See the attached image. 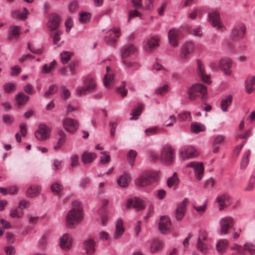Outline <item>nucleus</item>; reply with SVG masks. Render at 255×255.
Segmentation results:
<instances>
[{"instance_id": "1", "label": "nucleus", "mask_w": 255, "mask_h": 255, "mask_svg": "<svg viewBox=\"0 0 255 255\" xmlns=\"http://www.w3.org/2000/svg\"><path fill=\"white\" fill-rule=\"evenodd\" d=\"M74 207L69 211L66 217L67 226L69 228H74L83 219L82 208L80 202L77 201L72 203Z\"/></svg>"}, {"instance_id": "2", "label": "nucleus", "mask_w": 255, "mask_h": 255, "mask_svg": "<svg viewBox=\"0 0 255 255\" xmlns=\"http://www.w3.org/2000/svg\"><path fill=\"white\" fill-rule=\"evenodd\" d=\"M155 172L148 171L142 173L135 180V184L138 187H145L151 184L155 180Z\"/></svg>"}, {"instance_id": "3", "label": "nucleus", "mask_w": 255, "mask_h": 255, "mask_svg": "<svg viewBox=\"0 0 255 255\" xmlns=\"http://www.w3.org/2000/svg\"><path fill=\"white\" fill-rule=\"evenodd\" d=\"M207 92V88L202 84L196 83L188 90L189 98L191 100H195L198 97H204Z\"/></svg>"}, {"instance_id": "4", "label": "nucleus", "mask_w": 255, "mask_h": 255, "mask_svg": "<svg viewBox=\"0 0 255 255\" xmlns=\"http://www.w3.org/2000/svg\"><path fill=\"white\" fill-rule=\"evenodd\" d=\"M233 62L229 57H222L219 61L218 66L220 69L227 76H232L233 71L232 68Z\"/></svg>"}, {"instance_id": "5", "label": "nucleus", "mask_w": 255, "mask_h": 255, "mask_svg": "<svg viewBox=\"0 0 255 255\" xmlns=\"http://www.w3.org/2000/svg\"><path fill=\"white\" fill-rule=\"evenodd\" d=\"M234 219L231 216H226L220 220V234L221 235L227 234L229 231L234 225Z\"/></svg>"}, {"instance_id": "6", "label": "nucleus", "mask_w": 255, "mask_h": 255, "mask_svg": "<svg viewBox=\"0 0 255 255\" xmlns=\"http://www.w3.org/2000/svg\"><path fill=\"white\" fill-rule=\"evenodd\" d=\"M174 150L168 145H165L161 151L160 160L162 162L169 165L173 161Z\"/></svg>"}, {"instance_id": "7", "label": "nucleus", "mask_w": 255, "mask_h": 255, "mask_svg": "<svg viewBox=\"0 0 255 255\" xmlns=\"http://www.w3.org/2000/svg\"><path fill=\"white\" fill-rule=\"evenodd\" d=\"M246 31V27L244 23H238L233 28L230 36L234 40H239L244 37Z\"/></svg>"}, {"instance_id": "8", "label": "nucleus", "mask_w": 255, "mask_h": 255, "mask_svg": "<svg viewBox=\"0 0 255 255\" xmlns=\"http://www.w3.org/2000/svg\"><path fill=\"white\" fill-rule=\"evenodd\" d=\"M186 168H192L195 177L198 180H201L204 175V167L202 162L192 161L186 165Z\"/></svg>"}, {"instance_id": "9", "label": "nucleus", "mask_w": 255, "mask_h": 255, "mask_svg": "<svg viewBox=\"0 0 255 255\" xmlns=\"http://www.w3.org/2000/svg\"><path fill=\"white\" fill-rule=\"evenodd\" d=\"M198 151L193 146H186L181 149L179 156L183 159L186 160L196 157L198 155Z\"/></svg>"}, {"instance_id": "10", "label": "nucleus", "mask_w": 255, "mask_h": 255, "mask_svg": "<svg viewBox=\"0 0 255 255\" xmlns=\"http://www.w3.org/2000/svg\"><path fill=\"white\" fill-rule=\"evenodd\" d=\"M61 19L59 14L56 13H52L48 16L47 27L51 31L57 29L60 25Z\"/></svg>"}, {"instance_id": "11", "label": "nucleus", "mask_w": 255, "mask_h": 255, "mask_svg": "<svg viewBox=\"0 0 255 255\" xmlns=\"http://www.w3.org/2000/svg\"><path fill=\"white\" fill-rule=\"evenodd\" d=\"M62 125L65 129L70 133H74L79 127L78 121L70 118H66L63 120Z\"/></svg>"}, {"instance_id": "12", "label": "nucleus", "mask_w": 255, "mask_h": 255, "mask_svg": "<svg viewBox=\"0 0 255 255\" xmlns=\"http://www.w3.org/2000/svg\"><path fill=\"white\" fill-rule=\"evenodd\" d=\"M189 200L185 198L176 207V221L181 220L185 216Z\"/></svg>"}, {"instance_id": "13", "label": "nucleus", "mask_w": 255, "mask_h": 255, "mask_svg": "<svg viewBox=\"0 0 255 255\" xmlns=\"http://www.w3.org/2000/svg\"><path fill=\"white\" fill-rule=\"evenodd\" d=\"M159 229L162 234H167L170 231L171 223L169 218L167 216H161L159 223Z\"/></svg>"}, {"instance_id": "14", "label": "nucleus", "mask_w": 255, "mask_h": 255, "mask_svg": "<svg viewBox=\"0 0 255 255\" xmlns=\"http://www.w3.org/2000/svg\"><path fill=\"white\" fill-rule=\"evenodd\" d=\"M96 87L95 81L92 78L87 79L84 83V86L81 88L77 89V94L82 96L86 94L87 92H91Z\"/></svg>"}, {"instance_id": "15", "label": "nucleus", "mask_w": 255, "mask_h": 255, "mask_svg": "<svg viewBox=\"0 0 255 255\" xmlns=\"http://www.w3.org/2000/svg\"><path fill=\"white\" fill-rule=\"evenodd\" d=\"M49 132V129L46 125H40L35 132V135L39 140L43 141L48 137Z\"/></svg>"}, {"instance_id": "16", "label": "nucleus", "mask_w": 255, "mask_h": 255, "mask_svg": "<svg viewBox=\"0 0 255 255\" xmlns=\"http://www.w3.org/2000/svg\"><path fill=\"white\" fill-rule=\"evenodd\" d=\"M208 18L210 24L217 29H219L223 27L219 12L215 11L211 12L209 14Z\"/></svg>"}, {"instance_id": "17", "label": "nucleus", "mask_w": 255, "mask_h": 255, "mask_svg": "<svg viewBox=\"0 0 255 255\" xmlns=\"http://www.w3.org/2000/svg\"><path fill=\"white\" fill-rule=\"evenodd\" d=\"M216 202L218 204L220 211H222L227 208L231 204L230 197L225 194L218 195L216 198Z\"/></svg>"}, {"instance_id": "18", "label": "nucleus", "mask_w": 255, "mask_h": 255, "mask_svg": "<svg viewBox=\"0 0 255 255\" xmlns=\"http://www.w3.org/2000/svg\"><path fill=\"white\" fill-rule=\"evenodd\" d=\"M146 204L144 201L139 198H135L134 199H128L127 203L128 208L133 206V207L138 210H141L145 207Z\"/></svg>"}, {"instance_id": "19", "label": "nucleus", "mask_w": 255, "mask_h": 255, "mask_svg": "<svg viewBox=\"0 0 255 255\" xmlns=\"http://www.w3.org/2000/svg\"><path fill=\"white\" fill-rule=\"evenodd\" d=\"M73 240L70 235L64 234L60 238V247L64 250H69L72 245Z\"/></svg>"}, {"instance_id": "20", "label": "nucleus", "mask_w": 255, "mask_h": 255, "mask_svg": "<svg viewBox=\"0 0 255 255\" xmlns=\"http://www.w3.org/2000/svg\"><path fill=\"white\" fill-rule=\"evenodd\" d=\"M197 71L199 76L201 77L204 82L208 84H210L211 83V81L210 80V75H207L205 73L204 67L203 66V63L200 60L197 61Z\"/></svg>"}, {"instance_id": "21", "label": "nucleus", "mask_w": 255, "mask_h": 255, "mask_svg": "<svg viewBox=\"0 0 255 255\" xmlns=\"http://www.w3.org/2000/svg\"><path fill=\"white\" fill-rule=\"evenodd\" d=\"M194 43L192 41H186L185 42L181 50V55L182 58H186L188 55L193 50Z\"/></svg>"}, {"instance_id": "22", "label": "nucleus", "mask_w": 255, "mask_h": 255, "mask_svg": "<svg viewBox=\"0 0 255 255\" xmlns=\"http://www.w3.org/2000/svg\"><path fill=\"white\" fill-rule=\"evenodd\" d=\"M120 28H114L112 33L105 37V41L107 44H112L116 42L117 38L120 36Z\"/></svg>"}, {"instance_id": "23", "label": "nucleus", "mask_w": 255, "mask_h": 255, "mask_svg": "<svg viewBox=\"0 0 255 255\" xmlns=\"http://www.w3.org/2000/svg\"><path fill=\"white\" fill-rule=\"evenodd\" d=\"M130 180V174L127 172H124L118 179L117 183L120 187L125 188L128 186Z\"/></svg>"}, {"instance_id": "24", "label": "nucleus", "mask_w": 255, "mask_h": 255, "mask_svg": "<svg viewBox=\"0 0 255 255\" xmlns=\"http://www.w3.org/2000/svg\"><path fill=\"white\" fill-rule=\"evenodd\" d=\"M136 51V47L132 44L124 46L122 49L123 58H127L128 56L134 53Z\"/></svg>"}, {"instance_id": "25", "label": "nucleus", "mask_w": 255, "mask_h": 255, "mask_svg": "<svg viewBox=\"0 0 255 255\" xmlns=\"http://www.w3.org/2000/svg\"><path fill=\"white\" fill-rule=\"evenodd\" d=\"M158 45V39L154 37H151L147 39L144 45V48L147 52H151L152 50L157 48Z\"/></svg>"}, {"instance_id": "26", "label": "nucleus", "mask_w": 255, "mask_h": 255, "mask_svg": "<svg viewBox=\"0 0 255 255\" xmlns=\"http://www.w3.org/2000/svg\"><path fill=\"white\" fill-rule=\"evenodd\" d=\"M29 97L22 92H19L15 97L16 104L18 107L25 105L29 100Z\"/></svg>"}, {"instance_id": "27", "label": "nucleus", "mask_w": 255, "mask_h": 255, "mask_svg": "<svg viewBox=\"0 0 255 255\" xmlns=\"http://www.w3.org/2000/svg\"><path fill=\"white\" fill-rule=\"evenodd\" d=\"M116 229L114 234V238L115 239H118L121 237L124 232L123 221L121 219L118 220L116 223Z\"/></svg>"}, {"instance_id": "28", "label": "nucleus", "mask_w": 255, "mask_h": 255, "mask_svg": "<svg viewBox=\"0 0 255 255\" xmlns=\"http://www.w3.org/2000/svg\"><path fill=\"white\" fill-rule=\"evenodd\" d=\"M107 73L104 78V84L105 86L108 87L112 83L114 79V74L112 70H111L109 67H106Z\"/></svg>"}, {"instance_id": "29", "label": "nucleus", "mask_w": 255, "mask_h": 255, "mask_svg": "<svg viewBox=\"0 0 255 255\" xmlns=\"http://www.w3.org/2000/svg\"><path fill=\"white\" fill-rule=\"evenodd\" d=\"M96 155L94 153L85 152L82 155L81 160L84 164L91 163L96 158Z\"/></svg>"}, {"instance_id": "30", "label": "nucleus", "mask_w": 255, "mask_h": 255, "mask_svg": "<svg viewBox=\"0 0 255 255\" xmlns=\"http://www.w3.org/2000/svg\"><path fill=\"white\" fill-rule=\"evenodd\" d=\"M20 32V27L15 25L11 27L8 31L7 38L9 39L17 38Z\"/></svg>"}, {"instance_id": "31", "label": "nucleus", "mask_w": 255, "mask_h": 255, "mask_svg": "<svg viewBox=\"0 0 255 255\" xmlns=\"http://www.w3.org/2000/svg\"><path fill=\"white\" fill-rule=\"evenodd\" d=\"M197 249L202 254H207L211 250V246L204 242H197Z\"/></svg>"}, {"instance_id": "32", "label": "nucleus", "mask_w": 255, "mask_h": 255, "mask_svg": "<svg viewBox=\"0 0 255 255\" xmlns=\"http://www.w3.org/2000/svg\"><path fill=\"white\" fill-rule=\"evenodd\" d=\"M95 243L91 239L84 242L85 250L88 255H90L95 252Z\"/></svg>"}, {"instance_id": "33", "label": "nucleus", "mask_w": 255, "mask_h": 255, "mask_svg": "<svg viewBox=\"0 0 255 255\" xmlns=\"http://www.w3.org/2000/svg\"><path fill=\"white\" fill-rule=\"evenodd\" d=\"M233 97L231 95L227 96L221 102L220 107L222 111L227 112L228 107L231 105Z\"/></svg>"}, {"instance_id": "34", "label": "nucleus", "mask_w": 255, "mask_h": 255, "mask_svg": "<svg viewBox=\"0 0 255 255\" xmlns=\"http://www.w3.org/2000/svg\"><path fill=\"white\" fill-rule=\"evenodd\" d=\"M255 84V76L252 77L250 80H247L245 82V90L248 94H250L255 90L253 87Z\"/></svg>"}, {"instance_id": "35", "label": "nucleus", "mask_w": 255, "mask_h": 255, "mask_svg": "<svg viewBox=\"0 0 255 255\" xmlns=\"http://www.w3.org/2000/svg\"><path fill=\"white\" fill-rule=\"evenodd\" d=\"M205 127L202 124L195 122L191 126V130L194 133H198L205 130Z\"/></svg>"}, {"instance_id": "36", "label": "nucleus", "mask_w": 255, "mask_h": 255, "mask_svg": "<svg viewBox=\"0 0 255 255\" xmlns=\"http://www.w3.org/2000/svg\"><path fill=\"white\" fill-rule=\"evenodd\" d=\"M39 193L38 187L35 185H32L27 189L26 195L28 197L32 198L37 195Z\"/></svg>"}, {"instance_id": "37", "label": "nucleus", "mask_w": 255, "mask_h": 255, "mask_svg": "<svg viewBox=\"0 0 255 255\" xmlns=\"http://www.w3.org/2000/svg\"><path fill=\"white\" fill-rule=\"evenodd\" d=\"M229 242L226 239L220 240L216 244V249L219 253H223L227 247Z\"/></svg>"}, {"instance_id": "38", "label": "nucleus", "mask_w": 255, "mask_h": 255, "mask_svg": "<svg viewBox=\"0 0 255 255\" xmlns=\"http://www.w3.org/2000/svg\"><path fill=\"white\" fill-rule=\"evenodd\" d=\"M251 154L250 150H248L246 151L241 160L240 164V168L242 169H245L247 167L250 161V155Z\"/></svg>"}, {"instance_id": "39", "label": "nucleus", "mask_w": 255, "mask_h": 255, "mask_svg": "<svg viewBox=\"0 0 255 255\" xmlns=\"http://www.w3.org/2000/svg\"><path fill=\"white\" fill-rule=\"evenodd\" d=\"M126 82L123 81L120 86L116 88V91L121 95L123 97H125L127 96L128 93V89L126 88Z\"/></svg>"}, {"instance_id": "40", "label": "nucleus", "mask_w": 255, "mask_h": 255, "mask_svg": "<svg viewBox=\"0 0 255 255\" xmlns=\"http://www.w3.org/2000/svg\"><path fill=\"white\" fill-rule=\"evenodd\" d=\"M24 215V212L22 209L19 207L13 209L10 211V216L11 218H21Z\"/></svg>"}, {"instance_id": "41", "label": "nucleus", "mask_w": 255, "mask_h": 255, "mask_svg": "<svg viewBox=\"0 0 255 255\" xmlns=\"http://www.w3.org/2000/svg\"><path fill=\"white\" fill-rule=\"evenodd\" d=\"M57 63L55 60L52 61L49 64H44L41 70L42 73H49L56 66Z\"/></svg>"}, {"instance_id": "42", "label": "nucleus", "mask_w": 255, "mask_h": 255, "mask_svg": "<svg viewBox=\"0 0 255 255\" xmlns=\"http://www.w3.org/2000/svg\"><path fill=\"white\" fill-rule=\"evenodd\" d=\"M73 53L68 51H64L60 54L61 62L64 64H67L71 59Z\"/></svg>"}, {"instance_id": "43", "label": "nucleus", "mask_w": 255, "mask_h": 255, "mask_svg": "<svg viewBox=\"0 0 255 255\" xmlns=\"http://www.w3.org/2000/svg\"><path fill=\"white\" fill-rule=\"evenodd\" d=\"M52 192L55 195H58L63 189V186L58 182H55L51 185Z\"/></svg>"}, {"instance_id": "44", "label": "nucleus", "mask_w": 255, "mask_h": 255, "mask_svg": "<svg viewBox=\"0 0 255 255\" xmlns=\"http://www.w3.org/2000/svg\"><path fill=\"white\" fill-rule=\"evenodd\" d=\"M137 153L135 150L130 149L127 154V159L129 164L132 166L134 164V159L136 156Z\"/></svg>"}, {"instance_id": "45", "label": "nucleus", "mask_w": 255, "mask_h": 255, "mask_svg": "<svg viewBox=\"0 0 255 255\" xmlns=\"http://www.w3.org/2000/svg\"><path fill=\"white\" fill-rule=\"evenodd\" d=\"M178 119L181 122L190 121L191 120L190 113L188 112H183L178 115Z\"/></svg>"}, {"instance_id": "46", "label": "nucleus", "mask_w": 255, "mask_h": 255, "mask_svg": "<svg viewBox=\"0 0 255 255\" xmlns=\"http://www.w3.org/2000/svg\"><path fill=\"white\" fill-rule=\"evenodd\" d=\"M142 110H143L142 105H139L136 108L134 109L133 110V112H131L130 114V115L132 117L130 119V120H132L133 119H136V117H137L140 115Z\"/></svg>"}, {"instance_id": "47", "label": "nucleus", "mask_w": 255, "mask_h": 255, "mask_svg": "<svg viewBox=\"0 0 255 255\" xmlns=\"http://www.w3.org/2000/svg\"><path fill=\"white\" fill-rule=\"evenodd\" d=\"M168 40L169 43L172 46H175V29L172 28L168 32Z\"/></svg>"}, {"instance_id": "48", "label": "nucleus", "mask_w": 255, "mask_h": 255, "mask_svg": "<svg viewBox=\"0 0 255 255\" xmlns=\"http://www.w3.org/2000/svg\"><path fill=\"white\" fill-rule=\"evenodd\" d=\"M3 89L6 93L14 92L16 90L15 84L13 83H6L3 85Z\"/></svg>"}, {"instance_id": "49", "label": "nucleus", "mask_w": 255, "mask_h": 255, "mask_svg": "<svg viewBox=\"0 0 255 255\" xmlns=\"http://www.w3.org/2000/svg\"><path fill=\"white\" fill-rule=\"evenodd\" d=\"M245 251H248L251 255H255V246L251 243H246L244 245Z\"/></svg>"}, {"instance_id": "50", "label": "nucleus", "mask_w": 255, "mask_h": 255, "mask_svg": "<svg viewBox=\"0 0 255 255\" xmlns=\"http://www.w3.org/2000/svg\"><path fill=\"white\" fill-rule=\"evenodd\" d=\"M58 88L57 85L52 84L50 86L48 90H47L44 94V96L45 98L49 97L50 95L56 93L57 91Z\"/></svg>"}, {"instance_id": "51", "label": "nucleus", "mask_w": 255, "mask_h": 255, "mask_svg": "<svg viewBox=\"0 0 255 255\" xmlns=\"http://www.w3.org/2000/svg\"><path fill=\"white\" fill-rule=\"evenodd\" d=\"M255 185V176L252 175L249 179L248 185L245 188V190L250 191L253 190Z\"/></svg>"}, {"instance_id": "52", "label": "nucleus", "mask_w": 255, "mask_h": 255, "mask_svg": "<svg viewBox=\"0 0 255 255\" xmlns=\"http://www.w3.org/2000/svg\"><path fill=\"white\" fill-rule=\"evenodd\" d=\"M91 16V14L88 12H81L79 14V21L81 23H85L90 19Z\"/></svg>"}, {"instance_id": "53", "label": "nucleus", "mask_w": 255, "mask_h": 255, "mask_svg": "<svg viewBox=\"0 0 255 255\" xmlns=\"http://www.w3.org/2000/svg\"><path fill=\"white\" fill-rule=\"evenodd\" d=\"M169 90V86L165 84L163 86L158 88L155 91V94L158 95H163L166 94Z\"/></svg>"}, {"instance_id": "54", "label": "nucleus", "mask_w": 255, "mask_h": 255, "mask_svg": "<svg viewBox=\"0 0 255 255\" xmlns=\"http://www.w3.org/2000/svg\"><path fill=\"white\" fill-rule=\"evenodd\" d=\"M60 90L61 95V96H64L65 100L68 99L70 97L71 93L66 86H62L60 87Z\"/></svg>"}, {"instance_id": "55", "label": "nucleus", "mask_w": 255, "mask_h": 255, "mask_svg": "<svg viewBox=\"0 0 255 255\" xmlns=\"http://www.w3.org/2000/svg\"><path fill=\"white\" fill-rule=\"evenodd\" d=\"M162 248V244L159 241H155L153 242L150 247L152 252H156L160 250Z\"/></svg>"}, {"instance_id": "56", "label": "nucleus", "mask_w": 255, "mask_h": 255, "mask_svg": "<svg viewBox=\"0 0 255 255\" xmlns=\"http://www.w3.org/2000/svg\"><path fill=\"white\" fill-rule=\"evenodd\" d=\"M193 207L197 212L200 214H202L205 211L207 208V202L205 201L204 204L201 206H196L193 205Z\"/></svg>"}, {"instance_id": "57", "label": "nucleus", "mask_w": 255, "mask_h": 255, "mask_svg": "<svg viewBox=\"0 0 255 255\" xmlns=\"http://www.w3.org/2000/svg\"><path fill=\"white\" fill-rule=\"evenodd\" d=\"M21 71V68L18 66H15L11 68L10 75L12 76H15L19 75Z\"/></svg>"}, {"instance_id": "58", "label": "nucleus", "mask_w": 255, "mask_h": 255, "mask_svg": "<svg viewBox=\"0 0 255 255\" xmlns=\"http://www.w3.org/2000/svg\"><path fill=\"white\" fill-rule=\"evenodd\" d=\"M189 33L195 36H200L202 34V30L200 27H196L189 31Z\"/></svg>"}, {"instance_id": "59", "label": "nucleus", "mask_w": 255, "mask_h": 255, "mask_svg": "<svg viewBox=\"0 0 255 255\" xmlns=\"http://www.w3.org/2000/svg\"><path fill=\"white\" fill-rule=\"evenodd\" d=\"M4 250L7 255H13L15 253V249L12 246L5 247Z\"/></svg>"}, {"instance_id": "60", "label": "nucleus", "mask_w": 255, "mask_h": 255, "mask_svg": "<svg viewBox=\"0 0 255 255\" xmlns=\"http://www.w3.org/2000/svg\"><path fill=\"white\" fill-rule=\"evenodd\" d=\"M78 65L77 62H72L69 65V70L71 75H74L76 73V69Z\"/></svg>"}, {"instance_id": "61", "label": "nucleus", "mask_w": 255, "mask_h": 255, "mask_svg": "<svg viewBox=\"0 0 255 255\" xmlns=\"http://www.w3.org/2000/svg\"><path fill=\"white\" fill-rule=\"evenodd\" d=\"M175 172L173 173L171 177L169 178L167 181V185L169 188H171L175 183Z\"/></svg>"}, {"instance_id": "62", "label": "nucleus", "mask_w": 255, "mask_h": 255, "mask_svg": "<svg viewBox=\"0 0 255 255\" xmlns=\"http://www.w3.org/2000/svg\"><path fill=\"white\" fill-rule=\"evenodd\" d=\"M24 92L28 94L32 95L34 94L33 88L30 84H27L23 87Z\"/></svg>"}, {"instance_id": "63", "label": "nucleus", "mask_w": 255, "mask_h": 255, "mask_svg": "<svg viewBox=\"0 0 255 255\" xmlns=\"http://www.w3.org/2000/svg\"><path fill=\"white\" fill-rule=\"evenodd\" d=\"M207 240V234L205 231L199 232V235L198 239V242H204Z\"/></svg>"}, {"instance_id": "64", "label": "nucleus", "mask_w": 255, "mask_h": 255, "mask_svg": "<svg viewBox=\"0 0 255 255\" xmlns=\"http://www.w3.org/2000/svg\"><path fill=\"white\" fill-rule=\"evenodd\" d=\"M72 167H75L78 165L79 163V158L77 154H74L71 157Z\"/></svg>"}]
</instances>
